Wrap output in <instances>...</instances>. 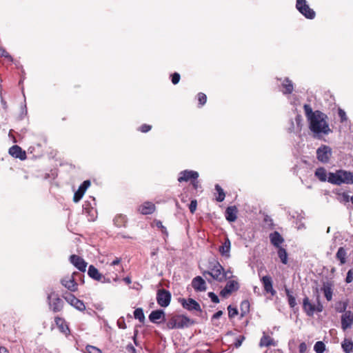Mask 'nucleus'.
<instances>
[{
    "label": "nucleus",
    "mask_w": 353,
    "mask_h": 353,
    "mask_svg": "<svg viewBox=\"0 0 353 353\" xmlns=\"http://www.w3.org/2000/svg\"><path fill=\"white\" fill-rule=\"evenodd\" d=\"M64 299L72 306L79 311H84L85 310V306L84 303L75 297L71 293H66L63 296Z\"/></svg>",
    "instance_id": "0eeeda50"
},
{
    "label": "nucleus",
    "mask_w": 353,
    "mask_h": 353,
    "mask_svg": "<svg viewBox=\"0 0 353 353\" xmlns=\"http://www.w3.org/2000/svg\"><path fill=\"white\" fill-rule=\"evenodd\" d=\"M0 57H4L9 61H12L13 60L10 54L4 48H0Z\"/></svg>",
    "instance_id": "c03bdc74"
},
{
    "label": "nucleus",
    "mask_w": 353,
    "mask_h": 353,
    "mask_svg": "<svg viewBox=\"0 0 353 353\" xmlns=\"http://www.w3.org/2000/svg\"><path fill=\"white\" fill-rule=\"evenodd\" d=\"M114 223L119 228L125 227L127 223V218L125 215L118 214L114 217Z\"/></svg>",
    "instance_id": "7c9ffc66"
},
{
    "label": "nucleus",
    "mask_w": 353,
    "mask_h": 353,
    "mask_svg": "<svg viewBox=\"0 0 353 353\" xmlns=\"http://www.w3.org/2000/svg\"><path fill=\"white\" fill-rule=\"evenodd\" d=\"M309 128L315 137L327 135L332 130L327 121V116L323 113H316L309 121Z\"/></svg>",
    "instance_id": "f257e3e1"
},
{
    "label": "nucleus",
    "mask_w": 353,
    "mask_h": 353,
    "mask_svg": "<svg viewBox=\"0 0 353 353\" xmlns=\"http://www.w3.org/2000/svg\"><path fill=\"white\" fill-rule=\"evenodd\" d=\"M347 305L348 303L347 301H339L336 303L335 310L337 312L344 314L345 312H347L346 309Z\"/></svg>",
    "instance_id": "f704fd0d"
},
{
    "label": "nucleus",
    "mask_w": 353,
    "mask_h": 353,
    "mask_svg": "<svg viewBox=\"0 0 353 353\" xmlns=\"http://www.w3.org/2000/svg\"><path fill=\"white\" fill-rule=\"evenodd\" d=\"M231 243L228 239H226L224 243L219 248V252L222 256L229 257Z\"/></svg>",
    "instance_id": "cd10ccee"
},
{
    "label": "nucleus",
    "mask_w": 353,
    "mask_h": 353,
    "mask_svg": "<svg viewBox=\"0 0 353 353\" xmlns=\"http://www.w3.org/2000/svg\"><path fill=\"white\" fill-rule=\"evenodd\" d=\"M261 281L263 285L264 290L266 293L274 296L276 292L273 288L272 279L270 276H264L261 279Z\"/></svg>",
    "instance_id": "4468645a"
},
{
    "label": "nucleus",
    "mask_w": 353,
    "mask_h": 353,
    "mask_svg": "<svg viewBox=\"0 0 353 353\" xmlns=\"http://www.w3.org/2000/svg\"><path fill=\"white\" fill-rule=\"evenodd\" d=\"M198 100L201 105H203L206 103L207 97L204 93L200 92L198 94Z\"/></svg>",
    "instance_id": "de8ad7c7"
},
{
    "label": "nucleus",
    "mask_w": 353,
    "mask_h": 353,
    "mask_svg": "<svg viewBox=\"0 0 353 353\" xmlns=\"http://www.w3.org/2000/svg\"><path fill=\"white\" fill-rule=\"evenodd\" d=\"M155 223H156L157 227V228H160V229H161V232H162L163 233H165V234H167V230H166V228L163 225V224H162V222H161V221H157L155 222Z\"/></svg>",
    "instance_id": "6e6d98bb"
},
{
    "label": "nucleus",
    "mask_w": 353,
    "mask_h": 353,
    "mask_svg": "<svg viewBox=\"0 0 353 353\" xmlns=\"http://www.w3.org/2000/svg\"><path fill=\"white\" fill-rule=\"evenodd\" d=\"M336 256L340 261L341 265L346 263L347 252L343 247L339 248Z\"/></svg>",
    "instance_id": "473e14b6"
},
{
    "label": "nucleus",
    "mask_w": 353,
    "mask_h": 353,
    "mask_svg": "<svg viewBox=\"0 0 353 353\" xmlns=\"http://www.w3.org/2000/svg\"><path fill=\"white\" fill-rule=\"evenodd\" d=\"M151 125H147V124H143L142 125L141 127H140V131H141L142 132H147L148 131H150L151 130Z\"/></svg>",
    "instance_id": "4d7b16f0"
},
{
    "label": "nucleus",
    "mask_w": 353,
    "mask_h": 353,
    "mask_svg": "<svg viewBox=\"0 0 353 353\" xmlns=\"http://www.w3.org/2000/svg\"><path fill=\"white\" fill-rule=\"evenodd\" d=\"M134 316L135 319H139L141 323L145 320L143 311L141 308H137L134 312Z\"/></svg>",
    "instance_id": "58836bf2"
},
{
    "label": "nucleus",
    "mask_w": 353,
    "mask_h": 353,
    "mask_svg": "<svg viewBox=\"0 0 353 353\" xmlns=\"http://www.w3.org/2000/svg\"><path fill=\"white\" fill-rule=\"evenodd\" d=\"M342 198H343V201L349 202L350 201L351 197H350V196L348 194H347L346 193H343L342 195Z\"/></svg>",
    "instance_id": "680f3d73"
},
{
    "label": "nucleus",
    "mask_w": 353,
    "mask_h": 353,
    "mask_svg": "<svg viewBox=\"0 0 353 353\" xmlns=\"http://www.w3.org/2000/svg\"><path fill=\"white\" fill-rule=\"evenodd\" d=\"M190 321L188 317H182L180 322H176L172 327L181 328L185 325H187V323Z\"/></svg>",
    "instance_id": "37998d69"
},
{
    "label": "nucleus",
    "mask_w": 353,
    "mask_h": 353,
    "mask_svg": "<svg viewBox=\"0 0 353 353\" xmlns=\"http://www.w3.org/2000/svg\"><path fill=\"white\" fill-rule=\"evenodd\" d=\"M278 256L280 258L281 262L283 264H287L288 263V254L283 248L281 247L278 248Z\"/></svg>",
    "instance_id": "c9c22d12"
},
{
    "label": "nucleus",
    "mask_w": 353,
    "mask_h": 353,
    "mask_svg": "<svg viewBox=\"0 0 353 353\" xmlns=\"http://www.w3.org/2000/svg\"><path fill=\"white\" fill-rule=\"evenodd\" d=\"M303 309L309 316H312L316 312L315 305L310 302L307 297H305L303 300Z\"/></svg>",
    "instance_id": "6ab92c4d"
},
{
    "label": "nucleus",
    "mask_w": 353,
    "mask_h": 353,
    "mask_svg": "<svg viewBox=\"0 0 353 353\" xmlns=\"http://www.w3.org/2000/svg\"><path fill=\"white\" fill-rule=\"evenodd\" d=\"M296 124V125L294 126V122L291 121L292 126L289 128L288 132H294V133H300L302 128V119L300 115H297L295 119Z\"/></svg>",
    "instance_id": "b1692460"
},
{
    "label": "nucleus",
    "mask_w": 353,
    "mask_h": 353,
    "mask_svg": "<svg viewBox=\"0 0 353 353\" xmlns=\"http://www.w3.org/2000/svg\"><path fill=\"white\" fill-rule=\"evenodd\" d=\"M121 259L119 258H116L111 263V265H117L120 263Z\"/></svg>",
    "instance_id": "e2e57ef3"
},
{
    "label": "nucleus",
    "mask_w": 353,
    "mask_h": 353,
    "mask_svg": "<svg viewBox=\"0 0 353 353\" xmlns=\"http://www.w3.org/2000/svg\"><path fill=\"white\" fill-rule=\"evenodd\" d=\"M85 350L88 353H102L101 350L90 345L85 347Z\"/></svg>",
    "instance_id": "a18cd8bd"
},
{
    "label": "nucleus",
    "mask_w": 353,
    "mask_h": 353,
    "mask_svg": "<svg viewBox=\"0 0 353 353\" xmlns=\"http://www.w3.org/2000/svg\"><path fill=\"white\" fill-rule=\"evenodd\" d=\"M88 276L96 281H102V279H105L104 276L99 273V270L92 265H90L88 270Z\"/></svg>",
    "instance_id": "412c9836"
},
{
    "label": "nucleus",
    "mask_w": 353,
    "mask_h": 353,
    "mask_svg": "<svg viewBox=\"0 0 353 353\" xmlns=\"http://www.w3.org/2000/svg\"><path fill=\"white\" fill-rule=\"evenodd\" d=\"M341 328L343 331L350 328L353 325V312L347 310L341 316Z\"/></svg>",
    "instance_id": "9b49d317"
},
{
    "label": "nucleus",
    "mask_w": 353,
    "mask_h": 353,
    "mask_svg": "<svg viewBox=\"0 0 353 353\" xmlns=\"http://www.w3.org/2000/svg\"><path fill=\"white\" fill-rule=\"evenodd\" d=\"M155 205L152 202L146 201L141 205L139 208V211L142 214H151L155 210Z\"/></svg>",
    "instance_id": "aec40b11"
},
{
    "label": "nucleus",
    "mask_w": 353,
    "mask_h": 353,
    "mask_svg": "<svg viewBox=\"0 0 353 353\" xmlns=\"http://www.w3.org/2000/svg\"><path fill=\"white\" fill-rule=\"evenodd\" d=\"M171 301V293L165 290L160 289L157 293V303L163 307H165L170 305Z\"/></svg>",
    "instance_id": "423d86ee"
},
{
    "label": "nucleus",
    "mask_w": 353,
    "mask_h": 353,
    "mask_svg": "<svg viewBox=\"0 0 353 353\" xmlns=\"http://www.w3.org/2000/svg\"><path fill=\"white\" fill-rule=\"evenodd\" d=\"M244 339H245V337L243 336H239L236 339V341L234 342V346L236 347H239L241 345V344H242V343H243Z\"/></svg>",
    "instance_id": "5fc2aeb1"
},
{
    "label": "nucleus",
    "mask_w": 353,
    "mask_h": 353,
    "mask_svg": "<svg viewBox=\"0 0 353 353\" xmlns=\"http://www.w3.org/2000/svg\"><path fill=\"white\" fill-rule=\"evenodd\" d=\"M164 319V312L163 310L152 311L149 315V319L151 322L157 323L159 321Z\"/></svg>",
    "instance_id": "393cba45"
},
{
    "label": "nucleus",
    "mask_w": 353,
    "mask_h": 353,
    "mask_svg": "<svg viewBox=\"0 0 353 353\" xmlns=\"http://www.w3.org/2000/svg\"><path fill=\"white\" fill-rule=\"evenodd\" d=\"M303 108H304L305 113V115H306V117H307L308 121L310 120H311V118H312L314 115H316V113L321 112L320 111H318V110L313 112L310 105H307V104H305Z\"/></svg>",
    "instance_id": "72a5a7b5"
},
{
    "label": "nucleus",
    "mask_w": 353,
    "mask_h": 353,
    "mask_svg": "<svg viewBox=\"0 0 353 353\" xmlns=\"http://www.w3.org/2000/svg\"><path fill=\"white\" fill-rule=\"evenodd\" d=\"M90 185V181L88 180H86V181H83V183L79 186V189L74 193V195L73 201L75 203L79 202L81 199L85 192L89 188Z\"/></svg>",
    "instance_id": "dca6fc26"
},
{
    "label": "nucleus",
    "mask_w": 353,
    "mask_h": 353,
    "mask_svg": "<svg viewBox=\"0 0 353 353\" xmlns=\"http://www.w3.org/2000/svg\"><path fill=\"white\" fill-rule=\"evenodd\" d=\"M52 295L53 294H51L48 296L50 308L54 312H59L63 307V301L59 297L57 296L55 297H52Z\"/></svg>",
    "instance_id": "9d476101"
},
{
    "label": "nucleus",
    "mask_w": 353,
    "mask_h": 353,
    "mask_svg": "<svg viewBox=\"0 0 353 353\" xmlns=\"http://www.w3.org/2000/svg\"><path fill=\"white\" fill-rule=\"evenodd\" d=\"M353 281V270H350L347 272V276L345 279V282L347 283H350Z\"/></svg>",
    "instance_id": "3c124183"
},
{
    "label": "nucleus",
    "mask_w": 353,
    "mask_h": 353,
    "mask_svg": "<svg viewBox=\"0 0 353 353\" xmlns=\"http://www.w3.org/2000/svg\"><path fill=\"white\" fill-rule=\"evenodd\" d=\"M282 87L283 88L282 92L285 94L292 93L294 90L293 83L288 78H285L283 80L282 83Z\"/></svg>",
    "instance_id": "c756f323"
},
{
    "label": "nucleus",
    "mask_w": 353,
    "mask_h": 353,
    "mask_svg": "<svg viewBox=\"0 0 353 353\" xmlns=\"http://www.w3.org/2000/svg\"><path fill=\"white\" fill-rule=\"evenodd\" d=\"M240 309L241 312V316H243L246 315L249 312L250 310L249 301L247 300L243 301L241 303Z\"/></svg>",
    "instance_id": "4c0bfd02"
},
{
    "label": "nucleus",
    "mask_w": 353,
    "mask_h": 353,
    "mask_svg": "<svg viewBox=\"0 0 353 353\" xmlns=\"http://www.w3.org/2000/svg\"><path fill=\"white\" fill-rule=\"evenodd\" d=\"M339 116L340 117L341 121H344L347 119L345 112L341 109L339 110Z\"/></svg>",
    "instance_id": "bf43d9fd"
},
{
    "label": "nucleus",
    "mask_w": 353,
    "mask_h": 353,
    "mask_svg": "<svg viewBox=\"0 0 353 353\" xmlns=\"http://www.w3.org/2000/svg\"><path fill=\"white\" fill-rule=\"evenodd\" d=\"M9 154L14 158H18L20 160H25L26 159V153L25 151L17 145L12 146L9 149Z\"/></svg>",
    "instance_id": "a211bd4d"
},
{
    "label": "nucleus",
    "mask_w": 353,
    "mask_h": 353,
    "mask_svg": "<svg viewBox=\"0 0 353 353\" xmlns=\"http://www.w3.org/2000/svg\"><path fill=\"white\" fill-rule=\"evenodd\" d=\"M183 308L189 311L201 312V308L200 305L193 299L189 298L188 299H182L180 301Z\"/></svg>",
    "instance_id": "1a4fd4ad"
},
{
    "label": "nucleus",
    "mask_w": 353,
    "mask_h": 353,
    "mask_svg": "<svg viewBox=\"0 0 353 353\" xmlns=\"http://www.w3.org/2000/svg\"><path fill=\"white\" fill-rule=\"evenodd\" d=\"M321 290L323 292L326 299L328 301H331L332 299L333 294L332 285L329 282L324 283L321 288Z\"/></svg>",
    "instance_id": "a878e982"
},
{
    "label": "nucleus",
    "mask_w": 353,
    "mask_h": 353,
    "mask_svg": "<svg viewBox=\"0 0 353 353\" xmlns=\"http://www.w3.org/2000/svg\"><path fill=\"white\" fill-rule=\"evenodd\" d=\"M208 296L211 299V301L213 303H218L219 302L218 296L214 292H209Z\"/></svg>",
    "instance_id": "864d4df0"
},
{
    "label": "nucleus",
    "mask_w": 353,
    "mask_h": 353,
    "mask_svg": "<svg viewBox=\"0 0 353 353\" xmlns=\"http://www.w3.org/2000/svg\"><path fill=\"white\" fill-rule=\"evenodd\" d=\"M192 286L194 290L197 292H203L206 290L205 281L199 276H197L192 279Z\"/></svg>",
    "instance_id": "f3484780"
},
{
    "label": "nucleus",
    "mask_w": 353,
    "mask_h": 353,
    "mask_svg": "<svg viewBox=\"0 0 353 353\" xmlns=\"http://www.w3.org/2000/svg\"><path fill=\"white\" fill-rule=\"evenodd\" d=\"M228 316L230 318H232L238 314L237 309L232 307L231 305H229L228 307Z\"/></svg>",
    "instance_id": "49530a36"
},
{
    "label": "nucleus",
    "mask_w": 353,
    "mask_h": 353,
    "mask_svg": "<svg viewBox=\"0 0 353 353\" xmlns=\"http://www.w3.org/2000/svg\"><path fill=\"white\" fill-rule=\"evenodd\" d=\"M0 353H9L8 349L5 347H0Z\"/></svg>",
    "instance_id": "774afa93"
},
{
    "label": "nucleus",
    "mask_w": 353,
    "mask_h": 353,
    "mask_svg": "<svg viewBox=\"0 0 353 353\" xmlns=\"http://www.w3.org/2000/svg\"><path fill=\"white\" fill-rule=\"evenodd\" d=\"M178 178L179 182L188 181L190 179L196 180L199 177V173L193 170H184L180 172Z\"/></svg>",
    "instance_id": "2eb2a0df"
},
{
    "label": "nucleus",
    "mask_w": 353,
    "mask_h": 353,
    "mask_svg": "<svg viewBox=\"0 0 353 353\" xmlns=\"http://www.w3.org/2000/svg\"><path fill=\"white\" fill-rule=\"evenodd\" d=\"M203 275L205 277L206 275H209L219 282H223L228 277V272H225L223 266L217 261L211 263L210 270L203 272Z\"/></svg>",
    "instance_id": "7ed1b4c3"
},
{
    "label": "nucleus",
    "mask_w": 353,
    "mask_h": 353,
    "mask_svg": "<svg viewBox=\"0 0 353 353\" xmlns=\"http://www.w3.org/2000/svg\"><path fill=\"white\" fill-rule=\"evenodd\" d=\"M196 207H197V202L196 200H192L190 205H189V209H190V211L192 214L194 213V212L196 211Z\"/></svg>",
    "instance_id": "09e8293b"
},
{
    "label": "nucleus",
    "mask_w": 353,
    "mask_h": 353,
    "mask_svg": "<svg viewBox=\"0 0 353 353\" xmlns=\"http://www.w3.org/2000/svg\"><path fill=\"white\" fill-rule=\"evenodd\" d=\"M270 241L272 245L276 248H281V244L283 242V238L278 232H274L270 235Z\"/></svg>",
    "instance_id": "5701e85b"
},
{
    "label": "nucleus",
    "mask_w": 353,
    "mask_h": 353,
    "mask_svg": "<svg viewBox=\"0 0 353 353\" xmlns=\"http://www.w3.org/2000/svg\"><path fill=\"white\" fill-rule=\"evenodd\" d=\"M239 288V283L236 281L231 280L228 281L225 288L221 291L220 295L223 297H228L232 292L237 291Z\"/></svg>",
    "instance_id": "6e6552de"
},
{
    "label": "nucleus",
    "mask_w": 353,
    "mask_h": 353,
    "mask_svg": "<svg viewBox=\"0 0 353 353\" xmlns=\"http://www.w3.org/2000/svg\"><path fill=\"white\" fill-rule=\"evenodd\" d=\"M327 181L332 184H353V172L345 170H338L334 172H329Z\"/></svg>",
    "instance_id": "f03ea898"
},
{
    "label": "nucleus",
    "mask_w": 353,
    "mask_h": 353,
    "mask_svg": "<svg viewBox=\"0 0 353 353\" xmlns=\"http://www.w3.org/2000/svg\"><path fill=\"white\" fill-rule=\"evenodd\" d=\"M315 176L321 181H325L328 177V174L323 168H317L315 171Z\"/></svg>",
    "instance_id": "2f4dec72"
},
{
    "label": "nucleus",
    "mask_w": 353,
    "mask_h": 353,
    "mask_svg": "<svg viewBox=\"0 0 353 353\" xmlns=\"http://www.w3.org/2000/svg\"><path fill=\"white\" fill-rule=\"evenodd\" d=\"M325 350V345L322 341H317L314 346V350L316 353H323Z\"/></svg>",
    "instance_id": "a19ab883"
},
{
    "label": "nucleus",
    "mask_w": 353,
    "mask_h": 353,
    "mask_svg": "<svg viewBox=\"0 0 353 353\" xmlns=\"http://www.w3.org/2000/svg\"><path fill=\"white\" fill-rule=\"evenodd\" d=\"M315 308L316 312H321L323 311V305L320 303H319L318 305L316 307L315 306Z\"/></svg>",
    "instance_id": "0e129e2a"
},
{
    "label": "nucleus",
    "mask_w": 353,
    "mask_h": 353,
    "mask_svg": "<svg viewBox=\"0 0 353 353\" xmlns=\"http://www.w3.org/2000/svg\"><path fill=\"white\" fill-rule=\"evenodd\" d=\"M79 275V273L74 272L71 277H66L61 280V284L71 292H75L77 290V283L75 281L74 276Z\"/></svg>",
    "instance_id": "f8f14e48"
},
{
    "label": "nucleus",
    "mask_w": 353,
    "mask_h": 353,
    "mask_svg": "<svg viewBox=\"0 0 353 353\" xmlns=\"http://www.w3.org/2000/svg\"><path fill=\"white\" fill-rule=\"evenodd\" d=\"M259 345L261 347L276 346V343L272 338L264 334L260 340Z\"/></svg>",
    "instance_id": "c85d7f7f"
},
{
    "label": "nucleus",
    "mask_w": 353,
    "mask_h": 353,
    "mask_svg": "<svg viewBox=\"0 0 353 353\" xmlns=\"http://www.w3.org/2000/svg\"><path fill=\"white\" fill-rule=\"evenodd\" d=\"M223 312L222 311H218L216 312L214 315H213V318L214 319H219L221 315H222Z\"/></svg>",
    "instance_id": "69168bd1"
},
{
    "label": "nucleus",
    "mask_w": 353,
    "mask_h": 353,
    "mask_svg": "<svg viewBox=\"0 0 353 353\" xmlns=\"http://www.w3.org/2000/svg\"><path fill=\"white\" fill-rule=\"evenodd\" d=\"M237 210L235 206H230L226 209L225 218L230 222H233L236 219Z\"/></svg>",
    "instance_id": "bb28decb"
},
{
    "label": "nucleus",
    "mask_w": 353,
    "mask_h": 353,
    "mask_svg": "<svg viewBox=\"0 0 353 353\" xmlns=\"http://www.w3.org/2000/svg\"><path fill=\"white\" fill-rule=\"evenodd\" d=\"M54 321L61 332L65 334L70 333L69 327L63 319L57 316L55 318Z\"/></svg>",
    "instance_id": "4be33fe9"
},
{
    "label": "nucleus",
    "mask_w": 353,
    "mask_h": 353,
    "mask_svg": "<svg viewBox=\"0 0 353 353\" xmlns=\"http://www.w3.org/2000/svg\"><path fill=\"white\" fill-rule=\"evenodd\" d=\"M127 350L131 353H137L136 349L132 345H128L127 346Z\"/></svg>",
    "instance_id": "052dcab7"
},
{
    "label": "nucleus",
    "mask_w": 353,
    "mask_h": 353,
    "mask_svg": "<svg viewBox=\"0 0 353 353\" xmlns=\"http://www.w3.org/2000/svg\"><path fill=\"white\" fill-rule=\"evenodd\" d=\"M296 7L306 18L312 19L315 17V12L309 7L305 0H296Z\"/></svg>",
    "instance_id": "20e7f679"
},
{
    "label": "nucleus",
    "mask_w": 353,
    "mask_h": 353,
    "mask_svg": "<svg viewBox=\"0 0 353 353\" xmlns=\"http://www.w3.org/2000/svg\"><path fill=\"white\" fill-rule=\"evenodd\" d=\"M332 154V149L325 145H322L316 150V158L323 163L329 162Z\"/></svg>",
    "instance_id": "39448f33"
},
{
    "label": "nucleus",
    "mask_w": 353,
    "mask_h": 353,
    "mask_svg": "<svg viewBox=\"0 0 353 353\" xmlns=\"http://www.w3.org/2000/svg\"><path fill=\"white\" fill-rule=\"evenodd\" d=\"M215 190L219 194V196L216 197V201L219 202L223 201L225 196L223 190L218 184L215 185Z\"/></svg>",
    "instance_id": "ea45409f"
},
{
    "label": "nucleus",
    "mask_w": 353,
    "mask_h": 353,
    "mask_svg": "<svg viewBox=\"0 0 353 353\" xmlns=\"http://www.w3.org/2000/svg\"><path fill=\"white\" fill-rule=\"evenodd\" d=\"M342 347H343V351L345 353H351L353 350V343H352L350 341H348V342L345 341L342 344Z\"/></svg>",
    "instance_id": "79ce46f5"
},
{
    "label": "nucleus",
    "mask_w": 353,
    "mask_h": 353,
    "mask_svg": "<svg viewBox=\"0 0 353 353\" xmlns=\"http://www.w3.org/2000/svg\"><path fill=\"white\" fill-rule=\"evenodd\" d=\"M299 353H305L307 350V345L305 343L303 342L299 345Z\"/></svg>",
    "instance_id": "13d9d810"
},
{
    "label": "nucleus",
    "mask_w": 353,
    "mask_h": 353,
    "mask_svg": "<svg viewBox=\"0 0 353 353\" xmlns=\"http://www.w3.org/2000/svg\"><path fill=\"white\" fill-rule=\"evenodd\" d=\"M180 80V74L177 72H174L172 75V82L173 84L176 85L179 82Z\"/></svg>",
    "instance_id": "8fccbe9b"
},
{
    "label": "nucleus",
    "mask_w": 353,
    "mask_h": 353,
    "mask_svg": "<svg viewBox=\"0 0 353 353\" xmlns=\"http://www.w3.org/2000/svg\"><path fill=\"white\" fill-rule=\"evenodd\" d=\"M8 136L12 139L14 143L17 142L15 137L12 135V130H10Z\"/></svg>",
    "instance_id": "338daca9"
},
{
    "label": "nucleus",
    "mask_w": 353,
    "mask_h": 353,
    "mask_svg": "<svg viewBox=\"0 0 353 353\" xmlns=\"http://www.w3.org/2000/svg\"><path fill=\"white\" fill-rule=\"evenodd\" d=\"M285 293H286V296L288 297V301L289 305L292 308L296 306V305L295 297L292 294V293H291V292L290 291L289 289L285 288Z\"/></svg>",
    "instance_id": "e433bc0d"
},
{
    "label": "nucleus",
    "mask_w": 353,
    "mask_h": 353,
    "mask_svg": "<svg viewBox=\"0 0 353 353\" xmlns=\"http://www.w3.org/2000/svg\"><path fill=\"white\" fill-rule=\"evenodd\" d=\"M117 325L121 329H123L124 330V329L126 328V325H125V320H124L123 317L120 318L117 321Z\"/></svg>",
    "instance_id": "603ef678"
},
{
    "label": "nucleus",
    "mask_w": 353,
    "mask_h": 353,
    "mask_svg": "<svg viewBox=\"0 0 353 353\" xmlns=\"http://www.w3.org/2000/svg\"><path fill=\"white\" fill-rule=\"evenodd\" d=\"M70 263L81 272H85L87 267V263L84 259L78 255L72 254L70 257Z\"/></svg>",
    "instance_id": "ddd939ff"
}]
</instances>
